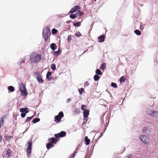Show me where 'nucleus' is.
Wrapping results in <instances>:
<instances>
[{
    "label": "nucleus",
    "instance_id": "nucleus-1",
    "mask_svg": "<svg viewBox=\"0 0 158 158\" xmlns=\"http://www.w3.org/2000/svg\"><path fill=\"white\" fill-rule=\"evenodd\" d=\"M42 56L36 53L32 52L30 55V60L32 63H38L41 60Z\"/></svg>",
    "mask_w": 158,
    "mask_h": 158
},
{
    "label": "nucleus",
    "instance_id": "nucleus-2",
    "mask_svg": "<svg viewBox=\"0 0 158 158\" xmlns=\"http://www.w3.org/2000/svg\"><path fill=\"white\" fill-rule=\"evenodd\" d=\"M34 74L35 77L39 83H42L43 82V79L42 76L40 73L37 72L34 73Z\"/></svg>",
    "mask_w": 158,
    "mask_h": 158
},
{
    "label": "nucleus",
    "instance_id": "nucleus-3",
    "mask_svg": "<svg viewBox=\"0 0 158 158\" xmlns=\"http://www.w3.org/2000/svg\"><path fill=\"white\" fill-rule=\"evenodd\" d=\"M64 116L63 112H60L58 115L55 116L54 121L57 123L60 122L61 120V118H63Z\"/></svg>",
    "mask_w": 158,
    "mask_h": 158
},
{
    "label": "nucleus",
    "instance_id": "nucleus-4",
    "mask_svg": "<svg viewBox=\"0 0 158 158\" xmlns=\"http://www.w3.org/2000/svg\"><path fill=\"white\" fill-rule=\"evenodd\" d=\"M140 139L142 142L147 145L150 144V142L148 141V138L146 135H141L140 136Z\"/></svg>",
    "mask_w": 158,
    "mask_h": 158
},
{
    "label": "nucleus",
    "instance_id": "nucleus-5",
    "mask_svg": "<svg viewBox=\"0 0 158 158\" xmlns=\"http://www.w3.org/2000/svg\"><path fill=\"white\" fill-rule=\"evenodd\" d=\"M12 151L10 149H8L6 151L4 152L2 154V156L3 157L8 158L12 154Z\"/></svg>",
    "mask_w": 158,
    "mask_h": 158
},
{
    "label": "nucleus",
    "instance_id": "nucleus-6",
    "mask_svg": "<svg viewBox=\"0 0 158 158\" xmlns=\"http://www.w3.org/2000/svg\"><path fill=\"white\" fill-rule=\"evenodd\" d=\"M32 144V143L31 140L29 142H28V146L26 150V152L27 155L29 156L31 154Z\"/></svg>",
    "mask_w": 158,
    "mask_h": 158
},
{
    "label": "nucleus",
    "instance_id": "nucleus-7",
    "mask_svg": "<svg viewBox=\"0 0 158 158\" xmlns=\"http://www.w3.org/2000/svg\"><path fill=\"white\" fill-rule=\"evenodd\" d=\"M66 135V133L64 131H62L60 133L58 134H56L55 135V136L57 138H58L60 137H63Z\"/></svg>",
    "mask_w": 158,
    "mask_h": 158
},
{
    "label": "nucleus",
    "instance_id": "nucleus-8",
    "mask_svg": "<svg viewBox=\"0 0 158 158\" xmlns=\"http://www.w3.org/2000/svg\"><path fill=\"white\" fill-rule=\"evenodd\" d=\"M158 113V111H147V114L150 116H152L153 117H155L156 114Z\"/></svg>",
    "mask_w": 158,
    "mask_h": 158
},
{
    "label": "nucleus",
    "instance_id": "nucleus-9",
    "mask_svg": "<svg viewBox=\"0 0 158 158\" xmlns=\"http://www.w3.org/2000/svg\"><path fill=\"white\" fill-rule=\"evenodd\" d=\"M50 30L47 27H45L43 29V35H49Z\"/></svg>",
    "mask_w": 158,
    "mask_h": 158
},
{
    "label": "nucleus",
    "instance_id": "nucleus-10",
    "mask_svg": "<svg viewBox=\"0 0 158 158\" xmlns=\"http://www.w3.org/2000/svg\"><path fill=\"white\" fill-rule=\"evenodd\" d=\"M80 9V7L79 6H74L69 11V12L71 13H74L77 10Z\"/></svg>",
    "mask_w": 158,
    "mask_h": 158
},
{
    "label": "nucleus",
    "instance_id": "nucleus-11",
    "mask_svg": "<svg viewBox=\"0 0 158 158\" xmlns=\"http://www.w3.org/2000/svg\"><path fill=\"white\" fill-rule=\"evenodd\" d=\"M20 111L22 113H28L29 112V110L27 108H22L20 109Z\"/></svg>",
    "mask_w": 158,
    "mask_h": 158
},
{
    "label": "nucleus",
    "instance_id": "nucleus-12",
    "mask_svg": "<svg viewBox=\"0 0 158 158\" xmlns=\"http://www.w3.org/2000/svg\"><path fill=\"white\" fill-rule=\"evenodd\" d=\"M89 110H84L83 112L84 117H87L89 114Z\"/></svg>",
    "mask_w": 158,
    "mask_h": 158
},
{
    "label": "nucleus",
    "instance_id": "nucleus-13",
    "mask_svg": "<svg viewBox=\"0 0 158 158\" xmlns=\"http://www.w3.org/2000/svg\"><path fill=\"white\" fill-rule=\"evenodd\" d=\"M105 36L104 35H102L98 37V40L100 42H102L104 41Z\"/></svg>",
    "mask_w": 158,
    "mask_h": 158
},
{
    "label": "nucleus",
    "instance_id": "nucleus-14",
    "mask_svg": "<svg viewBox=\"0 0 158 158\" xmlns=\"http://www.w3.org/2000/svg\"><path fill=\"white\" fill-rule=\"evenodd\" d=\"M49 140H51L50 142L52 143L56 144L57 142V139L54 137L51 138L50 139H49Z\"/></svg>",
    "mask_w": 158,
    "mask_h": 158
},
{
    "label": "nucleus",
    "instance_id": "nucleus-15",
    "mask_svg": "<svg viewBox=\"0 0 158 158\" xmlns=\"http://www.w3.org/2000/svg\"><path fill=\"white\" fill-rule=\"evenodd\" d=\"M57 46L55 43H52L50 45V48L52 50L54 51L57 48Z\"/></svg>",
    "mask_w": 158,
    "mask_h": 158
},
{
    "label": "nucleus",
    "instance_id": "nucleus-16",
    "mask_svg": "<svg viewBox=\"0 0 158 158\" xmlns=\"http://www.w3.org/2000/svg\"><path fill=\"white\" fill-rule=\"evenodd\" d=\"M20 89L21 91L24 90L26 89L24 85L22 83H20L19 85Z\"/></svg>",
    "mask_w": 158,
    "mask_h": 158
},
{
    "label": "nucleus",
    "instance_id": "nucleus-17",
    "mask_svg": "<svg viewBox=\"0 0 158 158\" xmlns=\"http://www.w3.org/2000/svg\"><path fill=\"white\" fill-rule=\"evenodd\" d=\"M8 89L9 91L11 92H13L15 91V88L12 86H8Z\"/></svg>",
    "mask_w": 158,
    "mask_h": 158
},
{
    "label": "nucleus",
    "instance_id": "nucleus-18",
    "mask_svg": "<svg viewBox=\"0 0 158 158\" xmlns=\"http://www.w3.org/2000/svg\"><path fill=\"white\" fill-rule=\"evenodd\" d=\"M60 49H59L57 51H54L53 54L56 56H57L60 54Z\"/></svg>",
    "mask_w": 158,
    "mask_h": 158
},
{
    "label": "nucleus",
    "instance_id": "nucleus-19",
    "mask_svg": "<svg viewBox=\"0 0 158 158\" xmlns=\"http://www.w3.org/2000/svg\"><path fill=\"white\" fill-rule=\"evenodd\" d=\"M85 144L88 145L89 144L90 142V139L88 138L87 136H85Z\"/></svg>",
    "mask_w": 158,
    "mask_h": 158
},
{
    "label": "nucleus",
    "instance_id": "nucleus-20",
    "mask_svg": "<svg viewBox=\"0 0 158 158\" xmlns=\"http://www.w3.org/2000/svg\"><path fill=\"white\" fill-rule=\"evenodd\" d=\"M126 80V77L125 76H123L120 77V83L124 82Z\"/></svg>",
    "mask_w": 158,
    "mask_h": 158
},
{
    "label": "nucleus",
    "instance_id": "nucleus-21",
    "mask_svg": "<svg viewBox=\"0 0 158 158\" xmlns=\"http://www.w3.org/2000/svg\"><path fill=\"white\" fill-rule=\"evenodd\" d=\"M21 91L22 92V94L23 96H26L27 95V94L26 89Z\"/></svg>",
    "mask_w": 158,
    "mask_h": 158
},
{
    "label": "nucleus",
    "instance_id": "nucleus-22",
    "mask_svg": "<svg viewBox=\"0 0 158 158\" xmlns=\"http://www.w3.org/2000/svg\"><path fill=\"white\" fill-rule=\"evenodd\" d=\"M76 14L77 16H79L82 15L83 13L82 12H81L80 10H78L76 12Z\"/></svg>",
    "mask_w": 158,
    "mask_h": 158
},
{
    "label": "nucleus",
    "instance_id": "nucleus-23",
    "mask_svg": "<svg viewBox=\"0 0 158 158\" xmlns=\"http://www.w3.org/2000/svg\"><path fill=\"white\" fill-rule=\"evenodd\" d=\"M94 81H98L100 77L98 75L96 74L94 76Z\"/></svg>",
    "mask_w": 158,
    "mask_h": 158
},
{
    "label": "nucleus",
    "instance_id": "nucleus-24",
    "mask_svg": "<svg viewBox=\"0 0 158 158\" xmlns=\"http://www.w3.org/2000/svg\"><path fill=\"white\" fill-rule=\"evenodd\" d=\"M53 147V144L52 143H49L46 144V147L48 149H50L51 147Z\"/></svg>",
    "mask_w": 158,
    "mask_h": 158
},
{
    "label": "nucleus",
    "instance_id": "nucleus-25",
    "mask_svg": "<svg viewBox=\"0 0 158 158\" xmlns=\"http://www.w3.org/2000/svg\"><path fill=\"white\" fill-rule=\"evenodd\" d=\"M49 35H47V34L46 35H43L44 39L46 42H47L48 40Z\"/></svg>",
    "mask_w": 158,
    "mask_h": 158
},
{
    "label": "nucleus",
    "instance_id": "nucleus-26",
    "mask_svg": "<svg viewBox=\"0 0 158 158\" xmlns=\"http://www.w3.org/2000/svg\"><path fill=\"white\" fill-rule=\"evenodd\" d=\"M101 68V69L102 70H104L105 68H106V64L105 63H104L102 64Z\"/></svg>",
    "mask_w": 158,
    "mask_h": 158
},
{
    "label": "nucleus",
    "instance_id": "nucleus-27",
    "mask_svg": "<svg viewBox=\"0 0 158 158\" xmlns=\"http://www.w3.org/2000/svg\"><path fill=\"white\" fill-rule=\"evenodd\" d=\"M134 33L137 35H139L141 34V32L138 30H135L134 31Z\"/></svg>",
    "mask_w": 158,
    "mask_h": 158
},
{
    "label": "nucleus",
    "instance_id": "nucleus-28",
    "mask_svg": "<svg viewBox=\"0 0 158 158\" xmlns=\"http://www.w3.org/2000/svg\"><path fill=\"white\" fill-rule=\"evenodd\" d=\"M97 75H102V73L99 69H97L95 71Z\"/></svg>",
    "mask_w": 158,
    "mask_h": 158
},
{
    "label": "nucleus",
    "instance_id": "nucleus-29",
    "mask_svg": "<svg viewBox=\"0 0 158 158\" xmlns=\"http://www.w3.org/2000/svg\"><path fill=\"white\" fill-rule=\"evenodd\" d=\"M4 118L2 117L0 119V128L1 127L2 125L3 124Z\"/></svg>",
    "mask_w": 158,
    "mask_h": 158
},
{
    "label": "nucleus",
    "instance_id": "nucleus-30",
    "mask_svg": "<svg viewBox=\"0 0 158 158\" xmlns=\"http://www.w3.org/2000/svg\"><path fill=\"white\" fill-rule=\"evenodd\" d=\"M40 121V119L39 118H35L33 120L32 122L34 123H35L39 122Z\"/></svg>",
    "mask_w": 158,
    "mask_h": 158
},
{
    "label": "nucleus",
    "instance_id": "nucleus-31",
    "mask_svg": "<svg viewBox=\"0 0 158 158\" xmlns=\"http://www.w3.org/2000/svg\"><path fill=\"white\" fill-rule=\"evenodd\" d=\"M77 16L76 14H71L70 15L69 17L71 18L72 19H74Z\"/></svg>",
    "mask_w": 158,
    "mask_h": 158
},
{
    "label": "nucleus",
    "instance_id": "nucleus-32",
    "mask_svg": "<svg viewBox=\"0 0 158 158\" xmlns=\"http://www.w3.org/2000/svg\"><path fill=\"white\" fill-rule=\"evenodd\" d=\"M80 111V109L78 108H75L74 109V113L76 114L79 113Z\"/></svg>",
    "mask_w": 158,
    "mask_h": 158
},
{
    "label": "nucleus",
    "instance_id": "nucleus-33",
    "mask_svg": "<svg viewBox=\"0 0 158 158\" xmlns=\"http://www.w3.org/2000/svg\"><path fill=\"white\" fill-rule=\"evenodd\" d=\"M51 69L53 70H54L56 69V65L55 64H53L51 65Z\"/></svg>",
    "mask_w": 158,
    "mask_h": 158
},
{
    "label": "nucleus",
    "instance_id": "nucleus-34",
    "mask_svg": "<svg viewBox=\"0 0 158 158\" xmlns=\"http://www.w3.org/2000/svg\"><path fill=\"white\" fill-rule=\"evenodd\" d=\"M84 121L83 122L82 124H84L87 121L88 119V117H87L85 118V117H84Z\"/></svg>",
    "mask_w": 158,
    "mask_h": 158
},
{
    "label": "nucleus",
    "instance_id": "nucleus-35",
    "mask_svg": "<svg viewBox=\"0 0 158 158\" xmlns=\"http://www.w3.org/2000/svg\"><path fill=\"white\" fill-rule=\"evenodd\" d=\"M52 73L51 72H48L47 74L46 77L47 79H48L49 77L52 75Z\"/></svg>",
    "mask_w": 158,
    "mask_h": 158
},
{
    "label": "nucleus",
    "instance_id": "nucleus-36",
    "mask_svg": "<svg viewBox=\"0 0 158 158\" xmlns=\"http://www.w3.org/2000/svg\"><path fill=\"white\" fill-rule=\"evenodd\" d=\"M111 85L114 88H116L117 87V84L114 83L112 82L111 83Z\"/></svg>",
    "mask_w": 158,
    "mask_h": 158
},
{
    "label": "nucleus",
    "instance_id": "nucleus-37",
    "mask_svg": "<svg viewBox=\"0 0 158 158\" xmlns=\"http://www.w3.org/2000/svg\"><path fill=\"white\" fill-rule=\"evenodd\" d=\"M81 25L80 23V22H77L76 23H74L73 24V25L75 26L79 27Z\"/></svg>",
    "mask_w": 158,
    "mask_h": 158
},
{
    "label": "nucleus",
    "instance_id": "nucleus-38",
    "mask_svg": "<svg viewBox=\"0 0 158 158\" xmlns=\"http://www.w3.org/2000/svg\"><path fill=\"white\" fill-rule=\"evenodd\" d=\"M57 30L53 28L52 30V32L53 34H56L57 32Z\"/></svg>",
    "mask_w": 158,
    "mask_h": 158
},
{
    "label": "nucleus",
    "instance_id": "nucleus-39",
    "mask_svg": "<svg viewBox=\"0 0 158 158\" xmlns=\"http://www.w3.org/2000/svg\"><path fill=\"white\" fill-rule=\"evenodd\" d=\"M32 118H33V116H31V117H28L27 118L26 120L25 121V122L26 123L27 122H28L29 121L31 120L32 119Z\"/></svg>",
    "mask_w": 158,
    "mask_h": 158
},
{
    "label": "nucleus",
    "instance_id": "nucleus-40",
    "mask_svg": "<svg viewBox=\"0 0 158 158\" xmlns=\"http://www.w3.org/2000/svg\"><path fill=\"white\" fill-rule=\"evenodd\" d=\"M87 107V106L86 105H82L81 106V109L82 111L85 110V109Z\"/></svg>",
    "mask_w": 158,
    "mask_h": 158
},
{
    "label": "nucleus",
    "instance_id": "nucleus-41",
    "mask_svg": "<svg viewBox=\"0 0 158 158\" xmlns=\"http://www.w3.org/2000/svg\"><path fill=\"white\" fill-rule=\"evenodd\" d=\"M84 90V89L83 88H81L78 89V91L79 94H82V92Z\"/></svg>",
    "mask_w": 158,
    "mask_h": 158
},
{
    "label": "nucleus",
    "instance_id": "nucleus-42",
    "mask_svg": "<svg viewBox=\"0 0 158 158\" xmlns=\"http://www.w3.org/2000/svg\"><path fill=\"white\" fill-rule=\"evenodd\" d=\"M75 35L77 37H79L81 35V33L79 32H78L75 34Z\"/></svg>",
    "mask_w": 158,
    "mask_h": 158
},
{
    "label": "nucleus",
    "instance_id": "nucleus-43",
    "mask_svg": "<svg viewBox=\"0 0 158 158\" xmlns=\"http://www.w3.org/2000/svg\"><path fill=\"white\" fill-rule=\"evenodd\" d=\"M27 113H22L21 114V117L23 118H24L26 114Z\"/></svg>",
    "mask_w": 158,
    "mask_h": 158
},
{
    "label": "nucleus",
    "instance_id": "nucleus-44",
    "mask_svg": "<svg viewBox=\"0 0 158 158\" xmlns=\"http://www.w3.org/2000/svg\"><path fill=\"white\" fill-rule=\"evenodd\" d=\"M147 127H145L143 128L142 130V131L143 133H146V131L147 130Z\"/></svg>",
    "mask_w": 158,
    "mask_h": 158
},
{
    "label": "nucleus",
    "instance_id": "nucleus-45",
    "mask_svg": "<svg viewBox=\"0 0 158 158\" xmlns=\"http://www.w3.org/2000/svg\"><path fill=\"white\" fill-rule=\"evenodd\" d=\"M6 139H7L8 140H10L12 138V136H7L6 137Z\"/></svg>",
    "mask_w": 158,
    "mask_h": 158
},
{
    "label": "nucleus",
    "instance_id": "nucleus-46",
    "mask_svg": "<svg viewBox=\"0 0 158 158\" xmlns=\"http://www.w3.org/2000/svg\"><path fill=\"white\" fill-rule=\"evenodd\" d=\"M89 84V83L88 81H86L84 84L85 86H88Z\"/></svg>",
    "mask_w": 158,
    "mask_h": 158
},
{
    "label": "nucleus",
    "instance_id": "nucleus-47",
    "mask_svg": "<svg viewBox=\"0 0 158 158\" xmlns=\"http://www.w3.org/2000/svg\"><path fill=\"white\" fill-rule=\"evenodd\" d=\"M71 40V37L70 35H69L68 37V38H67V40H68V42H69V41L70 40Z\"/></svg>",
    "mask_w": 158,
    "mask_h": 158
},
{
    "label": "nucleus",
    "instance_id": "nucleus-48",
    "mask_svg": "<svg viewBox=\"0 0 158 158\" xmlns=\"http://www.w3.org/2000/svg\"><path fill=\"white\" fill-rule=\"evenodd\" d=\"M76 152H74L73 153V155H72V158H74V157L75 156Z\"/></svg>",
    "mask_w": 158,
    "mask_h": 158
},
{
    "label": "nucleus",
    "instance_id": "nucleus-49",
    "mask_svg": "<svg viewBox=\"0 0 158 158\" xmlns=\"http://www.w3.org/2000/svg\"><path fill=\"white\" fill-rule=\"evenodd\" d=\"M140 28L141 30H143L144 28V27L143 25H140Z\"/></svg>",
    "mask_w": 158,
    "mask_h": 158
},
{
    "label": "nucleus",
    "instance_id": "nucleus-50",
    "mask_svg": "<svg viewBox=\"0 0 158 158\" xmlns=\"http://www.w3.org/2000/svg\"><path fill=\"white\" fill-rule=\"evenodd\" d=\"M103 135V133L101 132L100 133V135L99 136V137L100 138Z\"/></svg>",
    "mask_w": 158,
    "mask_h": 158
},
{
    "label": "nucleus",
    "instance_id": "nucleus-51",
    "mask_svg": "<svg viewBox=\"0 0 158 158\" xmlns=\"http://www.w3.org/2000/svg\"><path fill=\"white\" fill-rule=\"evenodd\" d=\"M70 101H71V99L70 98H68L67 99V101L68 102H70Z\"/></svg>",
    "mask_w": 158,
    "mask_h": 158
},
{
    "label": "nucleus",
    "instance_id": "nucleus-52",
    "mask_svg": "<svg viewBox=\"0 0 158 158\" xmlns=\"http://www.w3.org/2000/svg\"><path fill=\"white\" fill-rule=\"evenodd\" d=\"M131 156V155H129L128 156H127L126 157H127V158H129Z\"/></svg>",
    "mask_w": 158,
    "mask_h": 158
},
{
    "label": "nucleus",
    "instance_id": "nucleus-53",
    "mask_svg": "<svg viewBox=\"0 0 158 158\" xmlns=\"http://www.w3.org/2000/svg\"><path fill=\"white\" fill-rule=\"evenodd\" d=\"M70 21H67V22H66V23H69L70 22Z\"/></svg>",
    "mask_w": 158,
    "mask_h": 158
},
{
    "label": "nucleus",
    "instance_id": "nucleus-54",
    "mask_svg": "<svg viewBox=\"0 0 158 158\" xmlns=\"http://www.w3.org/2000/svg\"><path fill=\"white\" fill-rule=\"evenodd\" d=\"M48 80H50V79L49 78V79H48Z\"/></svg>",
    "mask_w": 158,
    "mask_h": 158
},
{
    "label": "nucleus",
    "instance_id": "nucleus-55",
    "mask_svg": "<svg viewBox=\"0 0 158 158\" xmlns=\"http://www.w3.org/2000/svg\"><path fill=\"white\" fill-rule=\"evenodd\" d=\"M94 0V1H96V0Z\"/></svg>",
    "mask_w": 158,
    "mask_h": 158
}]
</instances>
